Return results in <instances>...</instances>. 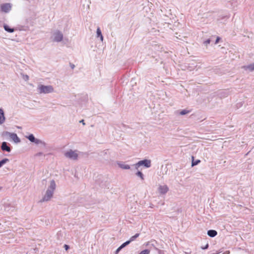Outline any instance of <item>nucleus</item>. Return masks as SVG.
<instances>
[{"label":"nucleus","mask_w":254,"mask_h":254,"mask_svg":"<svg viewBox=\"0 0 254 254\" xmlns=\"http://www.w3.org/2000/svg\"><path fill=\"white\" fill-rule=\"evenodd\" d=\"M56 188V184L55 181L52 180L50 181V185L46 190V193L40 201L44 202L49 201L53 197Z\"/></svg>","instance_id":"obj_1"},{"label":"nucleus","mask_w":254,"mask_h":254,"mask_svg":"<svg viewBox=\"0 0 254 254\" xmlns=\"http://www.w3.org/2000/svg\"><path fill=\"white\" fill-rule=\"evenodd\" d=\"M38 91L40 93H49L54 91V88L51 85H40L38 87Z\"/></svg>","instance_id":"obj_2"},{"label":"nucleus","mask_w":254,"mask_h":254,"mask_svg":"<svg viewBox=\"0 0 254 254\" xmlns=\"http://www.w3.org/2000/svg\"><path fill=\"white\" fill-rule=\"evenodd\" d=\"M132 166H134V168L136 170H138V168L141 166H143L146 168H149L151 166V161L148 159H144L139 161Z\"/></svg>","instance_id":"obj_3"},{"label":"nucleus","mask_w":254,"mask_h":254,"mask_svg":"<svg viewBox=\"0 0 254 254\" xmlns=\"http://www.w3.org/2000/svg\"><path fill=\"white\" fill-rule=\"evenodd\" d=\"M77 150L73 151L71 149L64 153L65 157L71 160H76L78 158V155L76 153Z\"/></svg>","instance_id":"obj_4"},{"label":"nucleus","mask_w":254,"mask_h":254,"mask_svg":"<svg viewBox=\"0 0 254 254\" xmlns=\"http://www.w3.org/2000/svg\"><path fill=\"white\" fill-rule=\"evenodd\" d=\"M3 134L4 135L8 136L15 143H17L20 142V138L15 133H11L8 131H5L3 132Z\"/></svg>","instance_id":"obj_5"},{"label":"nucleus","mask_w":254,"mask_h":254,"mask_svg":"<svg viewBox=\"0 0 254 254\" xmlns=\"http://www.w3.org/2000/svg\"><path fill=\"white\" fill-rule=\"evenodd\" d=\"M54 41L60 42L63 39V34L60 31H57L54 33Z\"/></svg>","instance_id":"obj_6"},{"label":"nucleus","mask_w":254,"mask_h":254,"mask_svg":"<svg viewBox=\"0 0 254 254\" xmlns=\"http://www.w3.org/2000/svg\"><path fill=\"white\" fill-rule=\"evenodd\" d=\"M158 192L161 194H166L169 190V188L167 185H160L158 188Z\"/></svg>","instance_id":"obj_7"},{"label":"nucleus","mask_w":254,"mask_h":254,"mask_svg":"<svg viewBox=\"0 0 254 254\" xmlns=\"http://www.w3.org/2000/svg\"><path fill=\"white\" fill-rule=\"evenodd\" d=\"M0 8L1 11L7 12L10 10L11 6L9 3H5L1 5Z\"/></svg>","instance_id":"obj_8"},{"label":"nucleus","mask_w":254,"mask_h":254,"mask_svg":"<svg viewBox=\"0 0 254 254\" xmlns=\"http://www.w3.org/2000/svg\"><path fill=\"white\" fill-rule=\"evenodd\" d=\"M1 149L4 151L10 152L11 151L10 147L8 145L6 142H2L1 145Z\"/></svg>","instance_id":"obj_9"},{"label":"nucleus","mask_w":254,"mask_h":254,"mask_svg":"<svg viewBox=\"0 0 254 254\" xmlns=\"http://www.w3.org/2000/svg\"><path fill=\"white\" fill-rule=\"evenodd\" d=\"M246 70H249L250 71H252L254 70V63L249 64L248 65H245L242 67Z\"/></svg>","instance_id":"obj_10"},{"label":"nucleus","mask_w":254,"mask_h":254,"mask_svg":"<svg viewBox=\"0 0 254 254\" xmlns=\"http://www.w3.org/2000/svg\"><path fill=\"white\" fill-rule=\"evenodd\" d=\"M4 29L8 33H12L15 31V29L13 28L10 27L8 25L6 24H3ZM16 29H15L16 30Z\"/></svg>","instance_id":"obj_11"},{"label":"nucleus","mask_w":254,"mask_h":254,"mask_svg":"<svg viewBox=\"0 0 254 254\" xmlns=\"http://www.w3.org/2000/svg\"><path fill=\"white\" fill-rule=\"evenodd\" d=\"M5 119L4 112L2 109L0 108V125L4 122Z\"/></svg>","instance_id":"obj_12"},{"label":"nucleus","mask_w":254,"mask_h":254,"mask_svg":"<svg viewBox=\"0 0 254 254\" xmlns=\"http://www.w3.org/2000/svg\"><path fill=\"white\" fill-rule=\"evenodd\" d=\"M118 165L121 168L123 169L128 170L130 169V167L129 165L123 163H118Z\"/></svg>","instance_id":"obj_13"},{"label":"nucleus","mask_w":254,"mask_h":254,"mask_svg":"<svg viewBox=\"0 0 254 254\" xmlns=\"http://www.w3.org/2000/svg\"><path fill=\"white\" fill-rule=\"evenodd\" d=\"M217 234L216 231L214 230H209L207 231V235L210 237H214Z\"/></svg>","instance_id":"obj_14"},{"label":"nucleus","mask_w":254,"mask_h":254,"mask_svg":"<svg viewBox=\"0 0 254 254\" xmlns=\"http://www.w3.org/2000/svg\"><path fill=\"white\" fill-rule=\"evenodd\" d=\"M34 143L36 144H41L44 147L46 146V143L44 141L37 138L35 139V141L34 142Z\"/></svg>","instance_id":"obj_15"},{"label":"nucleus","mask_w":254,"mask_h":254,"mask_svg":"<svg viewBox=\"0 0 254 254\" xmlns=\"http://www.w3.org/2000/svg\"><path fill=\"white\" fill-rule=\"evenodd\" d=\"M96 33H97V37L100 38V40L102 41H103V35L102 34L101 31V30H100L99 27L97 28Z\"/></svg>","instance_id":"obj_16"},{"label":"nucleus","mask_w":254,"mask_h":254,"mask_svg":"<svg viewBox=\"0 0 254 254\" xmlns=\"http://www.w3.org/2000/svg\"><path fill=\"white\" fill-rule=\"evenodd\" d=\"M177 39H179V40H182V41H185V39H186V38H187V36H181V35H178V33H175V36Z\"/></svg>","instance_id":"obj_17"},{"label":"nucleus","mask_w":254,"mask_h":254,"mask_svg":"<svg viewBox=\"0 0 254 254\" xmlns=\"http://www.w3.org/2000/svg\"><path fill=\"white\" fill-rule=\"evenodd\" d=\"M8 162H9V159L7 158H4L0 161V168Z\"/></svg>","instance_id":"obj_18"},{"label":"nucleus","mask_w":254,"mask_h":254,"mask_svg":"<svg viewBox=\"0 0 254 254\" xmlns=\"http://www.w3.org/2000/svg\"><path fill=\"white\" fill-rule=\"evenodd\" d=\"M139 236V234L136 233L134 236L131 237L129 239V240H128V241H129V243H130L131 242L134 241L137 237H138Z\"/></svg>","instance_id":"obj_19"},{"label":"nucleus","mask_w":254,"mask_h":254,"mask_svg":"<svg viewBox=\"0 0 254 254\" xmlns=\"http://www.w3.org/2000/svg\"><path fill=\"white\" fill-rule=\"evenodd\" d=\"M27 138L32 142H34L35 141L36 138L33 134H30L27 136Z\"/></svg>","instance_id":"obj_20"},{"label":"nucleus","mask_w":254,"mask_h":254,"mask_svg":"<svg viewBox=\"0 0 254 254\" xmlns=\"http://www.w3.org/2000/svg\"><path fill=\"white\" fill-rule=\"evenodd\" d=\"M135 175L136 176H137L138 177H140L141 178V180H144V176H143V174L142 173V172H141L140 171H137L136 173H135Z\"/></svg>","instance_id":"obj_21"},{"label":"nucleus","mask_w":254,"mask_h":254,"mask_svg":"<svg viewBox=\"0 0 254 254\" xmlns=\"http://www.w3.org/2000/svg\"><path fill=\"white\" fill-rule=\"evenodd\" d=\"M192 162H191V166H195L196 165H197L200 162V161L199 160H196L195 161H194L193 160V157H192Z\"/></svg>","instance_id":"obj_22"},{"label":"nucleus","mask_w":254,"mask_h":254,"mask_svg":"<svg viewBox=\"0 0 254 254\" xmlns=\"http://www.w3.org/2000/svg\"><path fill=\"white\" fill-rule=\"evenodd\" d=\"M190 112V111L187 110H183L180 112L181 115H185Z\"/></svg>","instance_id":"obj_23"},{"label":"nucleus","mask_w":254,"mask_h":254,"mask_svg":"<svg viewBox=\"0 0 254 254\" xmlns=\"http://www.w3.org/2000/svg\"><path fill=\"white\" fill-rule=\"evenodd\" d=\"M130 244L129 243V241H126V242L124 243L123 244H122L120 247L122 249H123L124 248H125V247H126L128 245H129Z\"/></svg>","instance_id":"obj_24"},{"label":"nucleus","mask_w":254,"mask_h":254,"mask_svg":"<svg viewBox=\"0 0 254 254\" xmlns=\"http://www.w3.org/2000/svg\"><path fill=\"white\" fill-rule=\"evenodd\" d=\"M150 252V251L149 250L146 249V250L142 251L138 254H149Z\"/></svg>","instance_id":"obj_25"},{"label":"nucleus","mask_w":254,"mask_h":254,"mask_svg":"<svg viewBox=\"0 0 254 254\" xmlns=\"http://www.w3.org/2000/svg\"><path fill=\"white\" fill-rule=\"evenodd\" d=\"M210 41L211 40L210 39H207L206 40V41H205L204 42H203V44L205 46H207V45L208 44H210Z\"/></svg>","instance_id":"obj_26"},{"label":"nucleus","mask_w":254,"mask_h":254,"mask_svg":"<svg viewBox=\"0 0 254 254\" xmlns=\"http://www.w3.org/2000/svg\"><path fill=\"white\" fill-rule=\"evenodd\" d=\"M152 246L153 247H155V245H154V244L153 243V242H147L146 244V246Z\"/></svg>","instance_id":"obj_27"},{"label":"nucleus","mask_w":254,"mask_h":254,"mask_svg":"<svg viewBox=\"0 0 254 254\" xmlns=\"http://www.w3.org/2000/svg\"><path fill=\"white\" fill-rule=\"evenodd\" d=\"M208 247H209V245L208 244H207L204 247H201V249H203V250H206L208 248Z\"/></svg>","instance_id":"obj_28"},{"label":"nucleus","mask_w":254,"mask_h":254,"mask_svg":"<svg viewBox=\"0 0 254 254\" xmlns=\"http://www.w3.org/2000/svg\"><path fill=\"white\" fill-rule=\"evenodd\" d=\"M64 248L66 251L68 250L69 249V246L66 244L64 245Z\"/></svg>","instance_id":"obj_29"},{"label":"nucleus","mask_w":254,"mask_h":254,"mask_svg":"<svg viewBox=\"0 0 254 254\" xmlns=\"http://www.w3.org/2000/svg\"><path fill=\"white\" fill-rule=\"evenodd\" d=\"M122 249L119 247L116 251L115 254H118Z\"/></svg>","instance_id":"obj_30"},{"label":"nucleus","mask_w":254,"mask_h":254,"mask_svg":"<svg viewBox=\"0 0 254 254\" xmlns=\"http://www.w3.org/2000/svg\"><path fill=\"white\" fill-rule=\"evenodd\" d=\"M220 40V38L219 37H217L216 39V41H215V44H217V43H218V42H219Z\"/></svg>","instance_id":"obj_31"},{"label":"nucleus","mask_w":254,"mask_h":254,"mask_svg":"<svg viewBox=\"0 0 254 254\" xmlns=\"http://www.w3.org/2000/svg\"><path fill=\"white\" fill-rule=\"evenodd\" d=\"M18 28H19V30H26L25 29V26H20V27H19Z\"/></svg>","instance_id":"obj_32"},{"label":"nucleus","mask_w":254,"mask_h":254,"mask_svg":"<svg viewBox=\"0 0 254 254\" xmlns=\"http://www.w3.org/2000/svg\"><path fill=\"white\" fill-rule=\"evenodd\" d=\"M69 65L72 69H73L75 67V65L73 64L70 63Z\"/></svg>","instance_id":"obj_33"},{"label":"nucleus","mask_w":254,"mask_h":254,"mask_svg":"<svg viewBox=\"0 0 254 254\" xmlns=\"http://www.w3.org/2000/svg\"><path fill=\"white\" fill-rule=\"evenodd\" d=\"M42 155H43V153L39 152V153H37L35 155L37 156H41Z\"/></svg>","instance_id":"obj_34"},{"label":"nucleus","mask_w":254,"mask_h":254,"mask_svg":"<svg viewBox=\"0 0 254 254\" xmlns=\"http://www.w3.org/2000/svg\"><path fill=\"white\" fill-rule=\"evenodd\" d=\"M230 254V252L229 251H227L225 252L223 254Z\"/></svg>","instance_id":"obj_35"},{"label":"nucleus","mask_w":254,"mask_h":254,"mask_svg":"<svg viewBox=\"0 0 254 254\" xmlns=\"http://www.w3.org/2000/svg\"><path fill=\"white\" fill-rule=\"evenodd\" d=\"M29 79V76L27 75H25V79L28 80Z\"/></svg>","instance_id":"obj_36"},{"label":"nucleus","mask_w":254,"mask_h":254,"mask_svg":"<svg viewBox=\"0 0 254 254\" xmlns=\"http://www.w3.org/2000/svg\"><path fill=\"white\" fill-rule=\"evenodd\" d=\"M80 123H82L83 124V125H85V123H84V120H82L80 121Z\"/></svg>","instance_id":"obj_37"}]
</instances>
